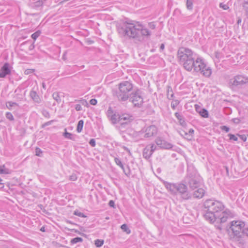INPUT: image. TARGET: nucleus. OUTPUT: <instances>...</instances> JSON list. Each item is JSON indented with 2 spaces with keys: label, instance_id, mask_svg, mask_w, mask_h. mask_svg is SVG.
<instances>
[{
  "label": "nucleus",
  "instance_id": "obj_27",
  "mask_svg": "<svg viewBox=\"0 0 248 248\" xmlns=\"http://www.w3.org/2000/svg\"><path fill=\"white\" fill-rule=\"evenodd\" d=\"M180 134L183 136L185 138L188 140H191L192 139L193 136H191L190 134H188L187 132H186L185 131H182V132H180Z\"/></svg>",
  "mask_w": 248,
  "mask_h": 248
},
{
  "label": "nucleus",
  "instance_id": "obj_31",
  "mask_svg": "<svg viewBox=\"0 0 248 248\" xmlns=\"http://www.w3.org/2000/svg\"><path fill=\"white\" fill-rule=\"evenodd\" d=\"M63 136L65 138L70 139L74 140H75L73 138V136L71 133H70L66 131L64 133Z\"/></svg>",
  "mask_w": 248,
  "mask_h": 248
},
{
  "label": "nucleus",
  "instance_id": "obj_25",
  "mask_svg": "<svg viewBox=\"0 0 248 248\" xmlns=\"http://www.w3.org/2000/svg\"><path fill=\"white\" fill-rule=\"evenodd\" d=\"M167 97L169 99H172L174 94L173 93V91L172 90V88L168 86V90H167Z\"/></svg>",
  "mask_w": 248,
  "mask_h": 248
},
{
  "label": "nucleus",
  "instance_id": "obj_58",
  "mask_svg": "<svg viewBox=\"0 0 248 248\" xmlns=\"http://www.w3.org/2000/svg\"><path fill=\"white\" fill-rule=\"evenodd\" d=\"M40 230L43 232H45V228L44 226H43L40 229Z\"/></svg>",
  "mask_w": 248,
  "mask_h": 248
},
{
  "label": "nucleus",
  "instance_id": "obj_33",
  "mask_svg": "<svg viewBox=\"0 0 248 248\" xmlns=\"http://www.w3.org/2000/svg\"><path fill=\"white\" fill-rule=\"evenodd\" d=\"M95 245L96 247H100L104 244V240L101 239H96L95 240Z\"/></svg>",
  "mask_w": 248,
  "mask_h": 248
},
{
  "label": "nucleus",
  "instance_id": "obj_20",
  "mask_svg": "<svg viewBox=\"0 0 248 248\" xmlns=\"http://www.w3.org/2000/svg\"><path fill=\"white\" fill-rule=\"evenodd\" d=\"M110 120L113 124H115L118 123H121L120 115L118 114H113L111 116Z\"/></svg>",
  "mask_w": 248,
  "mask_h": 248
},
{
  "label": "nucleus",
  "instance_id": "obj_44",
  "mask_svg": "<svg viewBox=\"0 0 248 248\" xmlns=\"http://www.w3.org/2000/svg\"><path fill=\"white\" fill-rule=\"evenodd\" d=\"M220 129L222 131H224L226 132H228L229 131V130H230V128L227 127V126H225V125H223V126H221L220 127Z\"/></svg>",
  "mask_w": 248,
  "mask_h": 248
},
{
  "label": "nucleus",
  "instance_id": "obj_17",
  "mask_svg": "<svg viewBox=\"0 0 248 248\" xmlns=\"http://www.w3.org/2000/svg\"><path fill=\"white\" fill-rule=\"evenodd\" d=\"M195 108L196 111L200 114V115L204 118H208L209 116L208 111L204 108H202L199 105H195Z\"/></svg>",
  "mask_w": 248,
  "mask_h": 248
},
{
  "label": "nucleus",
  "instance_id": "obj_60",
  "mask_svg": "<svg viewBox=\"0 0 248 248\" xmlns=\"http://www.w3.org/2000/svg\"><path fill=\"white\" fill-rule=\"evenodd\" d=\"M82 104L83 105H86L88 104L87 101H84V100H83L82 101Z\"/></svg>",
  "mask_w": 248,
  "mask_h": 248
},
{
  "label": "nucleus",
  "instance_id": "obj_26",
  "mask_svg": "<svg viewBox=\"0 0 248 248\" xmlns=\"http://www.w3.org/2000/svg\"><path fill=\"white\" fill-rule=\"evenodd\" d=\"M84 124V121L82 120H81L78 121L77 127V131L78 133H80L83 128Z\"/></svg>",
  "mask_w": 248,
  "mask_h": 248
},
{
  "label": "nucleus",
  "instance_id": "obj_28",
  "mask_svg": "<svg viewBox=\"0 0 248 248\" xmlns=\"http://www.w3.org/2000/svg\"><path fill=\"white\" fill-rule=\"evenodd\" d=\"M83 241V239L81 237H75L71 239L70 243L72 244H76L78 242H82Z\"/></svg>",
  "mask_w": 248,
  "mask_h": 248
},
{
  "label": "nucleus",
  "instance_id": "obj_54",
  "mask_svg": "<svg viewBox=\"0 0 248 248\" xmlns=\"http://www.w3.org/2000/svg\"><path fill=\"white\" fill-rule=\"evenodd\" d=\"M193 133H194V130L192 129H190L188 131V134H190V135H191V136H192V134H193Z\"/></svg>",
  "mask_w": 248,
  "mask_h": 248
},
{
  "label": "nucleus",
  "instance_id": "obj_50",
  "mask_svg": "<svg viewBox=\"0 0 248 248\" xmlns=\"http://www.w3.org/2000/svg\"><path fill=\"white\" fill-rule=\"evenodd\" d=\"M148 26L150 29H155V25L153 22H150L148 24Z\"/></svg>",
  "mask_w": 248,
  "mask_h": 248
},
{
  "label": "nucleus",
  "instance_id": "obj_34",
  "mask_svg": "<svg viewBox=\"0 0 248 248\" xmlns=\"http://www.w3.org/2000/svg\"><path fill=\"white\" fill-rule=\"evenodd\" d=\"M41 31L40 30L37 31L36 32L32 34V39L35 40L40 35Z\"/></svg>",
  "mask_w": 248,
  "mask_h": 248
},
{
  "label": "nucleus",
  "instance_id": "obj_2",
  "mask_svg": "<svg viewBox=\"0 0 248 248\" xmlns=\"http://www.w3.org/2000/svg\"><path fill=\"white\" fill-rule=\"evenodd\" d=\"M119 34L122 36L142 41L144 37H149L151 32L139 22L125 21L117 27Z\"/></svg>",
  "mask_w": 248,
  "mask_h": 248
},
{
  "label": "nucleus",
  "instance_id": "obj_12",
  "mask_svg": "<svg viewBox=\"0 0 248 248\" xmlns=\"http://www.w3.org/2000/svg\"><path fill=\"white\" fill-rule=\"evenodd\" d=\"M155 142L158 146L162 149H170L173 147V145L171 143L166 141L160 137H157L155 140Z\"/></svg>",
  "mask_w": 248,
  "mask_h": 248
},
{
  "label": "nucleus",
  "instance_id": "obj_22",
  "mask_svg": "<svg viewBox=\"0 0 248 248\" xmlns=\"http://www.w3.org/2000/svg\"><path fill=\"white\" fill-rule=\"evenodd\" d=\"M32 99L37 104H40L42 103L41 99L34 91H32Z\"/></svg>",
  "mask_w": 248,
  "mask_h": 248
},
{
  "label": "nucleus",
  "instance_id": "obj_10",
  "mask_svg": "<svg viewBox=\"0 0 248 248\" xmlns=\"http://www.w3.org/2000/svg\"><path fill=\"white\" fill-rule=\"evenodd\" d=\"M130 100L135 106L140 107L143 103V98L139 90L131 94Z\"/></svg>",
  "mask_w": 248,
  "mask_h": 248
},
{
  "label": "nucleus",
  "instance_id": "obj_6",
  "mask_svg": "<svg viewBox=\"0 0 248 248\" xmlns=\"http://www.w3.org/2000/svg\"><path fill=\"white\" fill-rule=\"evenodd\" d=\"M248 83V77L242 75H238L231 78L229 80V84L232 88L233 87H241Z\"/></svg>",
  "mask_w": 248,
  "mask_h": 248
},
{
  "label": "nucleus",
  "instance_id": "obj_57",
  "mask_svg": "<svg viewBox=\"0 0 248 248\" xmlns=\"http://www.w3.org/2000/svg\"><path fill=\"white\" fill-rule=\"evenodd\" d=\"M233 122L236 124H238L239 123V120L238 119H234L233 120Z\"/></svg>",
  "mask_w": 248,
  "mask_h": 248
},
{
  "label": "nucleus",
  "instance_id": "obj_63",
  "mask_svg": "<svg viewBox=\"0 0 248 248\" xmlns=\"http://www.w3.org/2000/svg\"><path fill=\"white\" fill-rule=\"evenodd\" d=\"M1 181H2L1 180H0V187H2L3 186V184L1 183Z\"/></svg>",
  "mask_w": 248,
  "mask_h": 248
},
{
  "label": "nucleus",
  "instance_id": "obj_15",
  "mask_svg": "<svg viewBox=\"0 0 248 248\" xmlns=\"http://www.w3.org/2000/svg\"><path fill=\"white\" fill-rule=\"evenodd\" d=\"M11 70L9 68V64L5 63L0 69V78H4L7 75H10Z\"/></svg>",
  "mask_w": 248,
  "mask_h": 248
},
{
  "label": "nucleus",
  "instance_id": "obj_56",
  "mask_svg": "<svg viewBox=\"0 0 248 248\" xmlns=\"http://www.w3.org/2000/svg\"><path fill=\"white\" fill-rule=\"evenodd\" d=\"M43 115L45 116V117H47L48 115H49V113L47 111H44L43 112Z\"/></svg>",
  "mask_w": 248,
  "mask_h": 248
},
{
  "label": "nucleus",
  "instance_id": "obj_38",
  "mask_svg": "<svg viewBox=\"0 0 248 248\" xmlns=\"http://www.w3.org/2000/svg\"><path fill=\"white\" fill-rule=\"evenodd\" d=\"M228 136L229 137L230 140H233L234 141H237L238 140L237 137L233 134H229Z\"/></svg>",
  "mask_w": 248,
  "mask_h": 248
},
{
  "label": "nucleus",
  "instance_id": "obj_11",
  "mask_svg": "<svg viewBox=\"0 0 248 248\" xmlns=\"http://www.w3.org/2000/svg\"><path fill=\"white\" fill-rule=\"evenodd\" d=\"M156 149V146L154 144H150L147 145L143 149L142 153L143 157L146 159L150 158Z\"/></svg>",
  "mask_w": 248,
  "mask_h": 248
},
{
  "label": "nucleus",
  "instance_id": "obj_9",
  "mask_svg": "<svg viewBox=\"0 0 248 248\" xmlns=\"http://www.w3.org/2000/svg\"><path fill=\"white\" fill-rule=\"evenodd\" d=\"M157 132V127L154 125H150L144 130L139 132L140 134H144L143 137L145 138H149L156 135Z\"/></svg>",
  "mask_w": 248,
  "mask_h": 248
},
{
  "label": "nucleus",
  "instance_id": "obj_18",
  "mask_svg": "<svg viewBox=\"0 0 248 248\" xmlns=\"http://www.w3.org/2000/svg\"><path fill=\"white\" fill-rule=\"evenodd\" d=\"M205 190L202 188H198L193 192V197L196 198L201 199L203 197Z\"/></svg>",
  "mask_w": 248,
  "mask_h": 248
},
{
  "label": "nucleus",
  "instance_id": "obj_62",
  "mask_svg": "<svg viewBox=\"0 0 248 248\" xmlns=\"http://www.w3.org/2000/svg\"><path fill=\"white\" fill-rule=\"evenodd\" d=\"M39 208L40 209V210H42L43 209V206L41 204H40V205H38Z\"/></svg>",
  "mask_w": 248,
  "mask_h": 248
},
{
  "label": "nucleus",
  "instance_id": "obj_35",
  "mask_svg": "<svg viewBox=\"0 0 248 248\" xmlns=\"http://www.w3.org/2000/svg\"><path fill=\"white\" fill-rule=\"evenodd\" d=\"M121 228L124 232H125L126 233H129L130 232V230L128 228L126 224H123Z\"/></svg>",
  "mask_w": 248,
  "mask_h": 248
},
{
  "label": "nucleus",
  "instance_id": "obj_4",
  "mask_svg": "<svg viewBox=\"0 0 248 248\" xmlns=\"http://www.w3.org/2000/svg\"><path fill=\"white\" fill-rule=\"evenodd\" d=\"M192 65V69L196 72H200L206 77H209L212 74L211 68L207 66L204 61L201 58H196Z\"/></svg>",
  "mask_w": 248,
  "mask_h": 248
},
{
  "label": "nucleus",
  "instance_id": "obj_47",
  "mask_svg": "<svg viewBox=\"0 0 248 248\" xmlns=\"http://www.w3.org/2000/svg\"><path fill=\"white\" fill-rule=\"evenodd\" d=\"M77 179V176L75 174H72L69 176V180L71 181H76Z\"/></svg>",
  "mask_w": 248,
  "mask_h": 248
},
{
  "label": "nucleus",
  "instance_id": "obj_7",
  "mask_svg": "<svg viewBox=\"0 0 248 248\" xmlns=\"http://www.w3.org/2000/svg\"><path fill=\"white\" fill-rule=\"evenodd\" d=\"M186 181L188 183L190 188L194 189L200 186L201 178L196 173H189L186 177Z\"/></svg>",
  "mask_w": 248,
  "mask_h": 248
},
{
  "label": "nucleus",
  "instance_id": "obj_8",
  "mask_svg": "<svg viewBox=\"0 0 248 248\" xmlns=\"http://www.w3.org/2000/svg\"><path fill=\"white\" fill-rule=\"evenodd\" d=\"M176 192H178L183 199L188 200L191 198V195L187 191V186L182 183H177Z\"/></svg>",
  "mask_w": 248,
  "mask_h": 248
},
{
  "label": "nucleus",
  "instance_id": "obj_36",
  "mask_svg": "<svg viewBox=\"0 0 248 248\" xmlns=\"http://www.w3.org/2000/svg\"><path fill=\"white\" fill-rule=\"evenodd\" d=\"M35 155L38 156H41L42 155V152L41 150L39 148L35 149Z\"/></svg>",
  "mask_w": 248,
  "mask_h": 248
},
{
  "label": "nucleus",
  "instance_id": "obj_64",
  "mask_svg": "<svg viewBox=\"0 0 248 248\" xmlns=\"http://www.w3.org/2000/svg\"><path fill=\"white\" fill-rule=\"evenodd\" d=\"M217 228L220 230L222 229V227L220 225H219L217 227Z\"/></svg>",
  "mask_w": 248,
  "mask_h": 248
},
{
  "label": "nucleus",
  "instance_id": "obj_19",
  "mask_svg": "<svg viewBox=\"0 0 248 248\" xmlns=\"http://www.w3.org/2000/svg\"><path fill=\"white\" fill-rule=\"evenodd\" d=\"M176 186L177 184H170L167 183L165 184V186L167 189L173 193L176 192Z\"/></svg>",
  "mask_w": 248,
  "mask_h": 248
},
{
  "label": "nucleus",
  "instance_id": "obj_3",
  "mask_svg": "<svg viewBox=\"0 0 248 248\" xmlns=\"http://www.w3.org/2000/svg\"><path fill=\"white\" fill-rule=\"evenodd\" d=\"M177 58L184 68L188 71L192 70V64L195 60L196 54L190 49L180 47L177 51Z\"/></svg>",
  "mask_w": 248,
  "mask_h": 248
},
{
  "label": "nucleus",
  "instance_id": "obj_55",
  "mask_svg": "<svg viewBox=\"0 0 248 248\" xmlns=\"http://www.w3.org/2000/svg\"><path fill=\"white\" fill-rule=\"evenodd\" d=\"M165 46L163 44H162L160 46V49L162 50L164 49Z\"/></svg>",
  "mask_w": 248,
  "mask_h": 248
},
{
  "label": "nucleus",
  "instance_id": "obj_52",
  "mask_svg": "<svg viewBox=\"0 0 248 248\" xmlns=\"http://www.w3.org/2000/svg\"><path fill=\"white\" fill-rule=\"evenodd\" d=\"M75 109L77 111H80L82 109V107L80 105L77 104L75 106Z\"/></svg>",
  "mask_w": 248,
  "mask_h": 248
},
{
  "label": "nucleus",
  "instance_id": "obj_23",
  "mask_svg": "<svg viewBox=\"0 0 248 248\" xmlns=\"http://www.w3.org/2000/svg\"><path fill=\"white\" fill-rule=\"evenodd\" d=\"M53 99L57 101V103H59L61 102V97L60 93L58 92H55L52 94Z\"/></svg>",
  "mask_w": 248,
  "mask_h": 248
},
{
  "label": "nucleus",
  "instance_id": "obj_45",
  "mask_svg": "<svg viewBox=\"0 0 248 248\" xmlns=\"http://www.w3.org/2000/svg\"><path fill=\"white\" fill-rule=\"evenodd\" d=\"M107 113H108V117H111V116L112 115H113V110L112 109V108L109 107L108 110V111H107Z\"/></svg>",
  "mask_w": 248,
  "mask_h": 248
},
{
  "label": "nucleus",
  "instance_id": "obj_21",
  "mask_svg": "<svg viewBox=\"0 0 248 248\" xmlns=\"http://www.w3.org/2000/svg\"><path fill=\"white\" fill-rule=\"evenodd\" d=\"M175 116L177 118V119L179 120V123L180 125H181L183 126H186V123L183 117L179 113L176 112L175 113Z\"/></svg>",
  "mask_w": 248,
  "mask_h": 248
},
{
  "label": "nucleus",
  "instance_id": "obj_30",
  "mask_svg": "<svg viewBox=\"0 0 248 248\" xmlns=\"http://www.w3.org/2000/svg\"><path fill=\"white\" fill-rule=\"evenodd\" d=\"M186 8L188 10H192L193 8V0H186Z\"/></svg>",
  "mask_w": 248,
  "mask_h": 248
},
{
  "label": "nucleus",
  "instance_id": "obj_14",
  "mask_svg": "<svg viewBox=\"0 0 248 248\" xmlns=\"http://www.w3.org/2000/svg\"><path fill=\"white\" fill-rule=\"evenodd\" d=\"M132 84L128 81L121 83L119 86V89L121 91H123L124 92H126L127 93H129V92L132 90Z\"/></svg>",
  "mask_w": 248,
  "mask_h": 248
},
{
  "label": "nucleus",
  "instance_id": "obj_29",
  "mask_svg": "<svg viewBox=\"0 0 248 248\" xmlns=\"http://www.w3.org/2000/svg\"><path fill=\"white\" fill-rule=\"evenodd\" d=\"M114 161L116 164L118 166H120L124 170V167L121 161L117 157H115L114 158Z\"/></svg>",
  "mask_w": 248,
  "mask_h": 248
},
{
  "label": "nucleus",
  "instance_id": "obj_13",
  "mask_svg": "<svg viewBox=\"0 0 248 248\" xmlns=\"http://www.w3.org/2000/svg\"><path fill=\"white\" fill-rule=\"evenodd\" d=\"M113 95L116 97L119 101H125L128 99L130 94L119 89L118 91H113Z\"/></svg>",
  "mask_w": 248,
  "mask_h": 248
},
{
  "label": "nucleus",
  "instance_id": "obj_39",
  "mask_svg": "<svg viewBox=\"0 0 248 248\" xmlns=\"http://www.w3.org/2000/svg\"><path fill=\"white\" fill-rule=\"evenodd\" d=\"M42 0H37L36 2L34 3V5H32V7H39L42 5Z\"/></svg>",
  "mask_w": 248,
  "mask_h": 248
},
{
  "label": "nucleus",
  "instance_id": "obj_51",
  "mask_svg": "<svg viewBox=\"0 0 248 248\" xmlns=\"http://www.w3.org/2000/svg\"><path fill=\"white\" fill-rule=\"evenodd\" d=\"M97 102V100L95 99H92L90 101V104L92 105H95Z\"/></svg>",
  "mask_w": 248,
  "mask_h": 248
},
{
  "label": "nucleus",
  "instance_id": "obj_16",
  "mask_svg": "<svg viewBox=\"0 0 248 248\" xmlns=\"http://www.w3.org/2000/svg\"><path fill=\"white\" fill-rule=\"evenodd\" d=\"M134 117L132 115L124 113L120 115L121 124L123 125L133 121Z\"/></svg>",
  "mask_w": 248,
  "mask_h": 248
},
{
  "label": "nucleus",
  "instance_id": "obj_37",
  "mask_svg": "<svg viewBox=\"0 0 248 248\" xmlns=\"http://www.w3.org/2000/svg\"><path fill=\"white\" fill-rule=\"evenodd\" d=\"M74 215H76V216H78L79 217H86V216L81 212L77 210V211H75L74 212Z\"/></svg>",
  "mask_w": 248,
  "mask_h": 248
},
{
  "label": "nucleus",
  "instance_id": "obj_59",
  "mask_svg": "<svg viewBox=\"0 0 248 248\" xmlns=\"http://www.w3.org/2000/svg\"><path fill=\"white\" fill-rule=\"evenodd\" d=\"M31 72V70L30 69H27L25 71V73L26 74H30Z\"/></svg>",
  "mask_w": 248,
  "mask_h": 248
},
{
  "label": "nucleus",
  "instance_id": "obj_46",
  "mask_svg": "<svg viewBox=\"0 0 248 248\" xmlns=\"http://www.w3.org/2000/svg\"><path fill=\"white\" fill-rule=\"evenodd\" d=\"M89 144L91 146L93 147H95L96 145L95 140L92 139L89 141Z\"/></svg>",
  "mask_w": 248,
  "mask_h": 248
},
{
  "label": "nucleus",
  "instance_id": "obj_48",
  "mask_svg": "<svg viewBox=\"0 0 248 248\" xmlns=\"http://www.w3.org/2000/svg\"><path fill=\"white\" fill-rule=\"evenodd\" d=\"M220 7L223 8L224 10H227L229 9V6L225 4H223L222 3H220L219 4Z\"/></svg>",
  "mask_w": 248,
  "mask_h": 248
},
{
  "label": "nucleus",
  "instance_id": "obj_53",
  "mask_svg": "<svg viewBox=\"0 0 248 248\" xmlns=\"http://www.w3.org/2000/svg\"><path fill=\"white\" fill-rule=\"evenodd\" d=\"M108 205L110 207L114 208L115 203L113 201L110 200L108 202Z\"/></svg>",
  "mask_w": 248,
  "mask_h": 248
},
{
  "label": "nucleus",
  "instance_id": "obj_43",
  "mask_svg": "<svg viewBox=\"0 0 248 248\" xmlns=\"http://www.w3.org/2000/svg\"><path fill=\"white\" fill-rule=\"evenodd\" d=\"M237 136H238L243 141H246L247 140V138L246 135L237 134Z\"/></svg>",
  "mask_w": 248,
  "mask_h": 248
},
{
  "label": "nucleus",
  "instance_id": "obj_5",
  "mask_svg": "<svg viewBox=\"0 0 248 248\" xmlns=\"http://www.w3.org/2000/svg\"><path fill=\"white\" fill-rule=\"evenodd\" d=\"M245 225L244 222L241 220H233L231 222L230 229L232 232L233 237H241Z\"/></svg>",
  "mask_w": 248,
  "mask_h": 248
},
{
  "label": "nucleus",
  "instance_id": "obj_42",
  "mask_svg": "<svg viewBox=\"0 0 248 248\" xmlns=\"http://www.w3.org/2000/svg\"><path fill=\"white\" fill-rule=\"evenodd\" d=\"M179 101L177 100H175L174 101H173L171 104V107L174 109L176 106H177L179 104Z\"/></svg>",
  "mask_w": 248,
  "mask_h": 248
},
{
  "label": "nucleus",
  "instance_id": "obj_49",
  "mask_svg": "<svg viewBox=\"0 0 248 248\" xmlns=\"http://www.w3.org/2000/svg\"><path fill=\"white\" fill-rule=\"evenodd\" d=\"M242 234H244L248 237V228H244L242 231Z\"/></svg>",
  "mask_w": 248,
  "mask_h": 248
},
{
  "label": "nucleus",
  "instance_id": "obj_24",
  "mask_svg": "<svg viewBox=\"0 0 248 248\" xmlns=\"http://www.w3.org/2000/svg\"><path fill=\"white\" fill-rule=\"evenodd\" d=\"M10 170L5 167L4 165L0 166V174H9Z\"/></svg>",
  "mask_w": 248,
  "mask_h": 248
},
{
  "label": "nucleus",
  "instance_id": "obj_32",
  "mask_svg": "<svg viewBox=\"0 0 248 248\" xmlns=\"http://www.w3.org/2000/svg\"><path fill=\"white\" fill-rule=\"evenodd\" d=\"M17 106V104L16 103L13 102L11 101L8 102L6 104L7 108L9 109H11L12 107Z\"/></svg>",
  "mask_w": 248,
  "mask_h": 248
},
{
  "label": "nucleus",
  "instance_id": "obj_61",
  "mask_svg": "<svg viewBox=\"0 0 248 248\" xmlns=\"http://www.w3.org/2000/svg\"><path fill=\"white\" fill-rule=\"evenodd\" d=\"M51 122H46V123H45L44 124V126H45V125H48L49 124H51Z\"/></svg>",
  "mask_w": 248,
  "mask_h": 248
},
{
  "label": "nucleus",
  "instance_id": "obj_41",
  "mask_svg": "<svg viewBox=\"0 0 248 248\" xmlns=\"http://www.w3.org/2000/svg\"><path fill=\"white\" fill-rule=\"evenodd\" d=\"M6 117L7 119H9V120H14V117L12 113L10 112H7L6 114Z\"/></svg>",
  "mask_w": 248,
  "mask_h": 248
},
{
  "label": "nucleus",
  "instance_id": "obj_40",
  "mask_svg": "<svg viewBox=\"0 0 248 248\" xmlns=\"http://www.w3.org/2000/svg\"><path fill=\"white\" fill-rule=\"evenodd\" d=\"M243 9L245 10L246 12L248 13V1H245L243 4Z\"/></svg>",
  "mask_w": 248,
  "mask_h": 248
},
{
  "label": "nucleus",
  "instance_id": "obj_1",
  "mask_svg": "<svg viewBox=\"0 0 248 248\" xmlns=\"http://www.w3.org/2000/svg\"><path fill=\"white\" fill-rule=\"evenodd\" d=\"M204 217L211 223L214 222L223 223L235 216V214L229 209L224 210V205L218 201L207 200L204 202Z\"/></svg>",
  "mask_w": 248,
  "mask_h": 248
}]
</instances>
